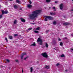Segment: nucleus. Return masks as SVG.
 <instances>
[{
	"mask_svg": "<svg viewBox=\"0 0 73 73\" xmlns=\"http://www.w3.org/2000/svg\"><path fill=\"white\" fill-rule=\"evenodd\" d=\"M9 0V1H13V0Z\"/></svg>",
	"mask_w": 73,
	"mask_h": 73,
	"instance_id": "46",
	"label": "nucleus"
},
{
	"mask_svg": "<svg viewBox=\"0 0 73 73\" xmlns=\"http://www.w3.org/2000/svg\"><path fill=\"white\" fill-rule=\"evenodd\" d=\"M20 10H22V9L21 8H20Z\"/></svg>",
	"mask_w": 73,
	"mask_h": 73,
	"instance_id": "44",
	"label": "nucleus"
},
{
	"mask_svg": "<svg viewBox=\"0 0 73 73\" xmlns=\"http://www.w3.org/2000/svg\"><path fill=\"white\" fill-rule=\"evenodd\" d=\"M50 15H53V13L52 12H50Z\"/></svg>",
	"mask_w": 73,
	"mask_h": 73,
	"instance_id": "31",
	"label": "nucleus"
},
{
	"mask_svg": "<svg viewBox=\"0 0 73 73\" xmlns=\"http://www.w3.org/2000/svg\"><path fill=\"white\" fill-rule=\"evenodd\" d=\"M27 58H28V57H26L25 58H24V60H26V59H27Z\"/></svg>",
	"mask_w": 73,
	"mask_h": 73,
	"instance_id": "38",
	"label": "nucleus"
},
{
	"mask_svg": "<svg viewBox=\"0 0 73 73\" xmlns=\"http://www.w3.org/2000/svg\"><path fill=\"white\" fill-rule=\"evenodd\" d=\"M20 19H21V21H22V22H24V23H25V21L24 19H23L22 18H21Z\"/></svg>",
	"mask_w": 73,
	"mask_h": 73,
	"instance_id": "9",
	"label": "nucleus"
},
{
	"mask_svg": "<svg viewBox=\"0 0 73 73\" xmlns=\"http://www.w3.org/2000/svg\"><path fill=\"white\" fill-rule=\"evenodd\" d=\"M47 17L49 20H53V17L50 16H47Z\"/></svg>",
	"mask_w": 73,
	"mask_h": 73,
	"instance_id": "5",
	"label": "nucleus"
},
{
	"mask_svg": "<svg viewBox=\"0 0 73 73\" xmlns=\"http://www.w3.org/2000/svg\"><path fill=\"white\" fill-rule=\"evenodd\" d=\"M16 23H17V20H15L14 22V24H16Z\"/></svg>",
	"mask_w": 73,
	"mask_h": 73,
	"instance_id": "18",
	"label": "nucleus"
},
{
	"mask_svg": "<svg viewBox=\"0 0 73 73\" xmlns=\"http://www.w3.org/2000/svg\"><path fill=\"white\" fill-rule=\"evenodd\" d=\"M24 56L23 55V54H22L21 56V59H23V57Z\"/></svg>",
	"mask_w": 73,
	"mask_h": 73,
	"instance_id": "23",
	"label": "nucleus"
},
{
	"mask_svg": "<svg viewBox=\"0 0 73 73\" xmlns=\"http://www.w3.org/2000/svg\"><path fill=\"white\" fill-rule=\"evenodd\" d=\"M53 15H56V13H53Z\"/></svg>",
	"mask_w": 73,
	"mask_h": 73,
	"instance_id": "42",
	"label": "nucleus"
},
{
	"mask_svg": "<svg viewBox=\"0 0 73 73\" xmlns=\"http://www.w3.org/2000/svg\"><path fill=\"white\" fill-rule=\"evenodd\" d=\"M42 56H43L44 57H45L46 58H47V57H48V55L46 52L42 53Z\"/></svg>",
	"mask_w": 73,
	"mask_h": 73,
	"instance_id": "4",
	"label": "nucleus"
},
{
	"mask_svg": "<svg viewBox=\"0 0 73 73\" xmlns=\"http://www.w3.org/2000/svg\"><path fill=\"white\" fill-rule=\"evenodd\" d=\"M15 62H17L18 63V62H19V60L17 59H16L15 60Z\"/></svg>",
	"mask_w": 73,
	"mask_h": 73,
	"instance_id": "26",
	"label": "nucleus"
},
{
	"mask_svg": "<svg viewBox=\"0 0 73 73\" xmlns=\"http://www.w3.org/2000/svg\"><path fill=\"white\" fill-rule=\"evenodd\" d=\"M45 68H46V69H49V65H46L45 66Z\"/></svg>",
	"mask_w": 73,
	"mask_h": 73,
	"instance_id": "10",
	"label": "nucleus"
},
{
	"mask_svg": "<svg viewBox=\"0 0 73 73\" xmlns=\"http://www.w3.org/2000/svg\"><path fill=\"white\" fill-rule=\"evenodd\" d=\"M49 32V30H47L46 32V33H48Z\"/></svg>",
	"mask_w": 73,
	"mask_h": 73,
	"instance_id": "37",
	"label": "nucleus"
},
{
	"mask_svg": "<svg viewBox=\"0 0 73 73\" xmlns=\"http://www.w3.org/2000/svg\"><path fill=\"white\" fill-rule=\"evenodd\" d=\"M60 45H61V46H62V45H63V43L62 42H60Z\"/></svg>",
	"mask_w": 73,
	"mask_h": 73,
	"instance_id": "21",
	"label": "nucleus"
},
{
	"mask_svg": "<svg viewBox=\"0 0 73 73\" xmlns=\"http://www.w3.org/2000/svg\"><path fill=\"white\" fill-rule=\"evenodd\" d=\"M53 25H56V21H54L53 22Z\"/></svg>",
	"mask_w": 73,
	"mask_h": 73,
	"instance_id": "19",
	"label": "nucleus"
},
{
	"mask_svg": "<svg viewBox=\"0 0 73 73\" xmlns=\"http://www.w3.org/2000/svg\"><path fill=\"white\" fill-rule=\"evenodd\" d=\"M18 36V34H15V35H14V36H15V37H16V36Z\"/></svg>",
	"mask_w": 73,
	"mask_h": 73,
	"instance_id": "28",
	"label": "nucleus"
},
{
	"mask_svg": "<svg viewBox=\"0 0 73 73\" xmlns=\"http://www.w3.org/2000/svg\"><path fill=\"white\" fill-rule=\"evenodd\" d=\"M5 40L6 41V42H8V40H7V38H5Z\"/></svg>",
	"mask_w": 73,
	"mask_h": 73,
	"instance_id": "33",
	"label": "nucleus"
},
{
	"mask_svg": "<svg viewBox=\"0 0 73 73\" xmlns=\"http://www.w3.org/2000/svg\"><path fill=\"white\" fill-rule=\"evenodd\" d=\"M55 11H56V10H55Z\"/></svg>",
	"mask_w": 73,
	"mask_h": 73,
	"instance_id": "52",
	"label": "nucleus"
},
{
	"mask_svg": "<svg viewBox=\"0 0 73 73\" xmlns=\"http://www.w3.org/2000/svg\"><path fill=\"white\" fill-rule=\"evenodd\" d=\"M32 28H29L28 29V30L29 31H30V30H32Z\"/></svg>",
	"mask_w": 73,
	"mask_h": 73,
	"instance_id": "30",
	"label": "nucleus"
},
{
	"mask_svg": "<svg viewBox=\"0 0 73 73\" xmlns=\"http://www.w3.org/2000/svg\"><path fill=\"white\" fill-rule=\"evenodd\" d=\"M71 50H73V48L71 49Z\"/></svg>",
	"mask_w": 73,
	"mask_h": 73,
	"instance_id": "48",
	"label": "nucleus"
},
{
	"mask_svg": "<svg viewBox=\"0 0 73 73\" xmlns=\"http://www.w3.org/2000/svg\"><path fill=\"white\" fill-rule=\"evenodd\" d=\"M29 3L30 4H32V2H31V0H29Z\"/></svg>",
	"mask_w": 73,
	"mask_h": 73,
	"instance_id": "29",
	"label": "nucleus"
},
{
	"mask_svg": "<svg viewBox=\"0 0 73 73\" xmlns=\"http://www.w3.org/2000/svg\"><path fill=\"white\" fill-rule=\"evenodd\" d=\"M32 71H33V68H32V67H31V72H32Z\"/></svg>",
	"mask_w": 73,
	"mask_h": 73,
	"instance_id": "25",
	"label": "nucleus"
},
{
	"mask_svg": "<svg viewBox=\"0 0 73 73\" xmlns=\"http://www.w3.org/2000/svg\"><path fill=\"white\" fill-rule=\"evenodd\" d=\"M47 16H44V17L45 18V21H48V19H48V18L47 17Z\"/></svg>",
	"mask_w": 73,
	"mask_h": 73,
	"instance_id": "7",
	"label": "nucleus"
},
{
	"mask_svg": "<svg viewBox=\"0 0 73 73\" xmlns=\"http://www.w3.org/2000/svg\"><path fill=\"white\" fill-rule=\"evenodd\" d=\"M60 64L59 63H57L56 64V66H58V65H60Z\"/></svg>",
	"mask_w": 73,
	"mask_h": 73,
	"instance_id": "34",
	"label": "nucleus"
},
{
	"mask_svg": "<svg viewBox=\"0 0 73 73\" xmlns=\"http://www.w3.org/2000/svg\"><path fill=\"white\" fill-rule=\"evenodd\" d=\"M41 11L40 10H36L32 12V14L30 15V18L31 19H33L35 17L37 16V15L40 14L41 13Z\"/></svg>",
	"mask_w": 73,
	"mask_h": 73,
	"instance_id": "1",
	"label": "nucleus"
},
{
	"mask_svg": "<svg viewBox=\"0 0 73 73\" xmlns=\"http://www.w3.org/2000/svg\"><path fill=\"white\" fill-rule=\"evenodd\" d=\"M72 0V1H73V0Z\"/></svg>",
	"mask_w": 73,
	"mask_h": 73,
	"instance_id": "53",
	"label": "nucleus"
},
{
	"mask_svg": "<svg viewBox=\"0 0 73 73\" xmlns=\"http://www.w3.org/2000/svg\"><path fill=\"white\" fill-rule=\"evenodd\" d=\"M40 29V27H38L36 28V30H39Z\"/></svg>",
	"mask_w": 73,
	"mask_h": 73,
	"instance_id": "32",
	"label": "nucleus"
},
{
	"mask_svg": "<svg viewBox=\"0 0 73 73\" xmlns=\"http://www.w3.org/2000/svg\"><path fill=\"white\" fill-rule=\"evenodd\" d=\"M51 8L50 7H49V9H50Z\"/></svg>",
	"mask_w": 73,
	"mask_h": 73,
	"instance_id": "49",
	"label": "nucleus"
},
{
	"mask_svg": "<svg viewBox=\"0 0 73 73\" xmlns=\"http://www.w3.org/2000/svg\"><path fill=\"white\" fill-rule=\"evenodd\" d=\"M32 6L31 5H27V7L29 8H32Z\"/></svg>",
	"mask_w": 73,
	"mask_h": 73,
	"instance_id": "8",
	"label": "nucleus"
},
{
	"mask_svg": "<svg viewBox=\"0 0 73 73\" xmlns=\"http://www.w3.org/2000/svg\"><path fill=\"white\" fill-rule=\"evenodd\" d=\"M6 62H9V60H8V59H6Z\"/></svg>",
	"mask_w": 73,
	"mask_h": 73,
	"instance_id": "22",
	"label": "nucleus"
},
{
	"mask_svg": "<svg viewBox=\"0 0 73 73\" xmlns=\"http://www.w3.org/2000/svg\"><path fill=\"white\" fill-rule=\"evenodd\" d=\"M40 45H42V39H40V38H39L38 39V40H37V42H40Z\"/></svg>",
	"mask_w": 73,
	"mask_h": 73,
	"instance_id": "2",
	"label": "nucleus"
},
{
	"mask_svg": "<svg viewBox=\"0 0 73 73\" xmlns=\"http://www.w3.org/2000/svg\"><path fill=\"white\" fill-rule=\"evenodd\" d=\"M52 8L56 10V8H55V7H53Z\"/></svg>",
	"mask_w": 73,
	"mask_h": 73,
	"instance_id": "36",
	"label": "nucleus"
},
{
	"mask_svg": "<svg viewBox=\"0 0 73 73\" xmlns=\"http://www.w3.org/2000/svg\"><path fill=\"white\" fill-rule=\"evenodd\" d=\"M51 1V0H46V2H47V3H49V2Z\"/></svg>",
	"mask_w": 73,
	"mask_h": 73,
	"instance_id": "16",
	"label": "nucleus"
},
{
	"mask_svg": "<svg viewBox=\"0 0 73 73\" xmlns=\"http://www.w3.org/2000/svg\"><path fill=\"white\" fill-rule=\"evenodd\" d=\"M58 40H59V41H61V39L60 38H58Z\"/></svg>",
	"mask_w": 73,
	"mask_h": 73,
	"instance_id": "39",
	"label": "nucleus"
},
{
	"mask_svg": "<svg viewBox=\"0 0 73 73\" xmlns=\"http://www.w3.org/2000/svg\"><path fill=\"white\" fill-rule=\"evenodd\" d=\"M23 69L22 70V73H23Z\"/></svg>",
	"mask_w": 73,
	"mask_h": 73,
	"instance_id": "45",
	"label": "nucleus"
},
{
	"mask_svg": "<svg viewBox=\"0 0 73 73\" xmlns=\"http://www.w3.org/2000/svg\"><path fill=\"white\" fill-rule=\"evenodd\" d=\"M40 38H41V37L40 36Z\"/></svg>",
	"mask_w": 73,
	"mask_h": 73,
	"instance_id": "51",
	"label": "nucleus"
},
{
	"mask_svg": "<svg viewBox=\"0 0 73 73\" xmlns=\"http://www.w3.org/2000/svg\"><path fill=\"white\" fill-rule=\"evenodd\" d=\"M64 6V5H63V4H60V9H62L63 8V7Z\"/></svg>",
	"mask_w": 73,
	"mask_h": 73,
	"instance_id": "6",
	"label": "nucleus"
},
{
	"mask_svg": "<svg viewBox=\"0 0 73 73\" xmlns=\"http://www.w3.org/2000/svg\"><path fill=\"white\" fill-rule=\"evenodd\" d=\"M3 17V15H0V19H1Z\"/></svg>",
	"mask_w": 73,
	"mask_h": 73,
	"instance_id": "27",
	"label": "nucleus"
},
{
	"mask_svg": "<svg viewBox=\"0 0 73 73\" xmlns=\"http://www.w3.org/2000/svg\"><path fill=\"white\" fill-rule=\"evenodd\" d=\"M23 54V56H25V55H26L27 53H26L25 52L22 54Z\"/></svg>",
	"mask_w": 73,
	"mask_h": 73,
	"instance_id": "24",
	"label": "nucleus"
},
{
	"mask_svg": "<svg viewBox=\"0 0 73 73\" xmlns=\"http://www.w3.org/2000/svg\"><path fill=\"white\" fill-rule=\"evenodd\" d=\"M55 3H58V1H56L55 2Z\"/></svg>",
	"mask_w": 73,
	"mask_h": 73,
	"instance_id": "40",
	"label": "nucleus"
},
{
	"mask_svg": "<svg viewBox=\"0 0 73 73\" xmlns=\"http://www.w3.org/2000/svg\"><path fill=\"white\" fill-rule=\"evenodd\" d=\"M14 7L15 8H17V6L16 5H14Z\"/></svg>",
	"mask_w": 73,
	"mask_h": 73,
	"instance_id": "35",
	"label": "nucleus"
},
{
	"mask_svg": "<svg viewBox=\"0 0 73 73\" xmlns=\"http://www.w3.org/2000/svg\"><path fill=\"white\" fill-rule=\"evenodd\" d=\"M60 56L61 57H65V55H64V54H62Z\"/></svg>",
	"mask_w": 73,
	"mask_h": 73,
	"instance_id": "17",
	"label": "nucleus"
},
{
	"mask_svg": "<svg viewBox=\"0 0 73 73\" xmlns=\"http://www.w3.org/2000/svg\"><path fill=\"white\" fill-rule=\"evenodd\" d=\"M71 11H73V9H72L71 10Z\"/></svg>",
	"mask_w": 73,
	"mask_h": 73,
	"instance_id": "47",
	"label": "nucleus"
},
{
	"mask_svg": "<svg viewBox=\"0 0 73 73\" xmlns=\"http://www.w3.org/2000/svg\"><path fill=\"white\" fill-rule=\"evenodd\" d=\"M54 49H56V48H54Z\"/></svg>",
	"mask_w": 73,
	"mask_h": 73,
	"instance_id": "50",
	"label": "nucleus"
},
{
	"mask_svg": "<svg viewBox=\"0 0 73 73\" xmlns=\"http://www.w3.org/2000/svg\"><path fill=\"white\" fill-rule=\"evenodd\" d=\"M0 8H1V7H0Z\"/></svg>",
	"mask_w": 73,
	"mask_h": 73,
	"instance_id": "54",
	"label": "nucleus"
},
{
	"mask_svg": "<svg viewBox=\"0 0 73 73\" xmlns=\"http://www.w3.org/2000/svg\"><path fill=\"white\" fill-rule=\"evenodd\" d=\"M45 46L46 48H48V44L46 42L45 43Z\"/></svg>",
	"mask_w": 73,
	"mask_h": 73,
	"instance_id": "12",
	"label": "nucleus"
},
{
	"mask_svg": "<svg viewBox=\"0 0 73 73\" xmlns=\"http://www.w3.org/2000/svg\"><path fill=\"white\" fill-rule=\"evenodd\" d=\"M31 46H36V44L35 43H33V44H31Z\"/></svg>",
	"mask_w": 73,
	"mask_h": 73,
	"instance_id": "15",
	"label": "nucleus"
},
{
	"mask_svg": "<svg viewBox=\"0 0 73 73\" xmlns=\"http://www.w3.org/2000/svg\"><path fill=\"white\" fill-rule=\"evenodd\" d=\"M9 38L11 40V39H12V36H9Z\"/></svg>",
	"mask_w": 73,
	"mask_h": 73,
	"instance_id": "13",
	"label": "nucleus"
},
{
	"mask_svg": "<svg viewBox=\"0 0 73 73\" xmlns=\"http://www.w3.org/2000/svg\"><path fill=\"white\" fill-rule=\"evenodd\" d=\"M1 12L2 13V15H4L5 13V14H7V13H8V11H4V10H2Z\"/></svg>",
	"mask_w": 73,
	"mask_h": 73,
	"instance_id": "3",
	"label": "nucleus"
},
{
	"mask_svg": "<svg viewBox=\"0 0 73 73\" xmlns=\"http://www.w3.org/2000/svg\"><path fill=\"white\" fill-rule=\"evenodd\" d=\"M63 25H69V23L66 22L63 23Z\"/></svg>",
	"mask_w": 73,
	"mask_h": 73,
	"instance_id": "11",
	"label": "nucleus"
},
{
	"mask_svg": "<svg viewBox=\"0 0 73 73\" xmlns=\"http://www.w3.org/2000/svg\"><path fill=\"white\" fill-rule=\"evenodd\" d=\"M16 2L17 3H18L19 4V3H20V1L19 0H16Z\"/></svg>",
	"mask_w": 73,
	"mask_h": 73,
	"instance_id": "14",
	"label": "nucleus"
},
{
	"mask_svg": "<svg viewBox=\"0 0 73 73\" xmlns=\"http://www.w3.org/2000/svg\"><path fill=\"white\" fill-rule=\"evenodd\" d=\"M34 32L35 33H38V31H34Z\"/></svg>",
	"mask_w": 73,
	"mask_h": 73,
	"instance_id": "20",
	"label": "nucleus"
},
{
	"mask_svg": "<svg viewBox=\"0 0 73 73\" xmlns=\"http://www.w3.org/2000/svg\"><path fill=\"white\" fill-rule=\"evenodd\" d=\"M65 71H66V72H67L68 71V70H65Z\"/></svg>",
	"mask_w": 73,
	"mask_h": 73,
	"instance_id": "43",
	"label": "nucleus"
},
{
	"mask_svg": "<svg viewBox=\"0 0 73 73\" xmlns=\"http://www.w3.org/2000/svg\"><path fill=\"white\" fill-rule=\"evenodd\" d=\"M63 39H67V38H63Z\"/></svg>",
	"mask_w": 73,
	"mask_h": 73,
	"instance_id": "41",
	"label": "nucleus"
}]
</instances>
